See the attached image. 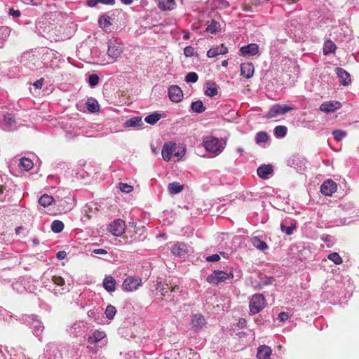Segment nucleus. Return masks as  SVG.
Instances as JSON below:
<instances>
[{"label": "nucleus", "mask_w": 359, "mask_h": 359, "mask_svg": "<svg viewBox=\"0 0 359 359\" xmlns=\"http://www.w3.org/2000/svg\"><path fill=\"white\" fill-rule=\"evenodd\" d=\"M16 115L8 111H0V130L11 133L17 131L21 126Z\"/></svg>", "instance_id": "f03ea898"}, {"label": "nucleus", "mask_w": 359, "mask_h": 359, "mask_svg": "<svg viewBox=\"0 0 359 359\" xmlns=\"http://www.w3.org/2000/svg\"><path fill=\"white\" fill-rule=\"evenodd\" d=\"M337 48V46L334 42L331 40H327L324 43L323 46V53L325 55H327L330 53H333L335 52Z\"/></svg>", "instance_id": "72a5a7b5"}, {"label": "nucleus", "mask_w": 359, "mask_h": 359, "mask_svg": "<svg viewBox=\"0 0 359 359\" xmlns=\"http://www.w3.org/2000/svg\"><path fill=\"white\" fill-rule=\"evenodd\" d=\"M12 287L18 293L25 292L27 289L25 287V281L24 280H19L12 283Z\"/></svg>", "instance_id": "e433bc0d"}, {"label": "nucleus", "mask_w": 359, "mask_h": 359, "mask_svg": "<svg viewBox=\"0 0 359 359\" xmlns=\"http://www.w3.org/2000/svg\"><path fill=\"white\" fill-rule=\"evenodd\" d=\"M198 79V76L196 72H189L185 76V81L187 83H196Z\"/></svg>", "instance_id": "3c124183"}, {"label": "nucleus", "mask_w": 359, "mask_h": 359, "mask_svg": "<svg viewBox=\"0 0 359 359\" xmlns=\"http://www.w3.org/2000/svg\"><path fill=\"white\" fill-rule=\"evenodd\" d=\"M118 187L122 192L126 194H129L133 190V187L126 183H119Z\"/></svg>", "instance_id": "603ef678"}, {"label": "nucleus", "mask_w": 359, "mask_h": 359, "mask_svg": "<svg viewBox=\"0 0 359 359\" xmlns=\"http://www.w3.org/2000/svg\"><path fill=\"white\" fill-rule=\"evenodd\" d=\"M294 108L287 104H276L271 106L266 115L267 118H276L292 111Z\"/></svg>", "instance_id": "1a4fd4ad"}, {"label": "nucleus", "mask_w": 359, "mask_h": 359, "mask_svg": "<svg viewBox=\"0 0 359 359\" xmlns=\"http://www.w3.org/2000/svg\"><path fill=\"white\" fill-rule=\"evenodd\" d=\"M204 93L206 96L213 97L218 94L217 85L212 81H208L205 86Z\"/></svg>", "instance_id": "5701e85b"}, {"label": "nucleus", "mask_w": 359, "mask_h": 359, "mask_svg": "<svg viewBox=\"0 0 359 359\" xmlns=\"http://www.w3.org/2000/svg\"><path fill=\"white\" fill-rule=\"evenodd\" d=\"M341 104L337 101H329L322 103L320 106V110L325 113L334 112L340 109Z\"/></svg>", "instance_id": "f3484780"}, {"label": "nucleus", "mask_w": 359, "mask_h": 359, "mask_svg": "<svg viewBox=\"0 0 359 359\" xmlns=\"http://www.w3.org/2000/svg\"><path fill=\"white\" fill-rule=\"evenodd\" d=\"M240 53L243 56H254L259 53V46L256 43H250L241 48Z\"/></svg>", "instance_id": "a211bd4d"}, {"label": "nucleus", "mask_w": 359, "mask_h": 359, "mask_svg": "<svg viewBox=\"0 0 359 359\" xmlns=\"http://www.w3.org/2000/svg\"><path fill=\"white\" fill-rule=\"evenodd\" d=\"M184 54L187 57L194 56L195 54L194 48L190 46L185 47Z\"/></svg>", "instance_id": "5fc2aeb1"}, {"label": "nucleus", "mask_w": 359, "mask_h": 359, "mask_svg": "<svg viewBox=\"0 0 359 359\" xmlns=\"http://www.w3.org/2000/svg\"><path fill=\"white\" fill-rule=\"evenodd\" d=\"M106 337V334L103 331L95 330L92 335L88 338V343L93 344L100 341Z\"/></svg>", "instance_id": "cd10ccee"}, {"label": "nucleus", "mask_w": 359, "mask_h": 359, "mask_svg": "<svg viewBox=\"0 0 359 359\" xmlns=\"http://www.w3.org/2000/svg\"><path fill=\"white\" fill-rule=\"evenodd\" d=\"M220 259L219 255L217 254H214L210 256L206 257V261L209 262H217Z\"/></svg>", "instance_id": "052dcab7"}, {"label": "nucleus", "mask_w": 359, "mask_h": 359, "mask_svg": "<svg viewBox=\"0 0 359 359\" xmlns=\"http://www.w3.org/2000/svg\"><path fill=\"white\" fill-rule=\"evenodd\" d=\"M168 93L170 100L173 102H179L183 99L182 90L178 86L172 85L170 86Z\"/></svg>", "instance_id": "dca6fc26"}, {"label": "nucleus", "mask_w": 359, "mask_h": 359, "mask_svg": "<svg viewBox=\"0 0 359 359\" xmlns=\"http://www.w3.org/2000/svg\"><path fill=\"white\" fill-rule=\"evenodd\" d=\"M328 259L333 262L335 264H341L342 263V259L337 252H331L327 255Z\"/></svg>", "instance_id": "a18cd8bd"}, {"label": "nucleus", "mask_w": 359, "mask_h": 359, "mask_svg": "<svg viewBox=\"0 0 359 359\" xmlns=\"http://www.w3.org/2000/svg\"><path fill=\"white\" fill-rule=\"evenodd\" d=\"M336 73L340 79V83L344 86H347L351 83L349 74L341 67L336 69Z\"/></svg>", "instance_id": "393cba45"}, {"label": "nucleus", "mask_w": 359, "mask_h": 359, "mask_svg": "<svg viewBox=\"0 0 359 359\" xmlns=\"http://www.w3.org/2000/svg\"><path fill=\"white\" fill-rule=\"evenodd\" d=\"M86 108L90 112H96L100 109V106L97 101L93 98H88L86 102Z\"/></svg>", "instance_id": "2f4dec72"}, {"label": "nucleus", "mask_w": 359, "mask_h": 359, "mask_svg": "<svg viewBox=\"0 0 359 359\" xmlns=\"http://www.w3.org/2000/svg\"><path fill=\"white\" fill-rule=\"evenodd\" d=\"M233 277V275L231 271L226 273L220 270H215L207 277V281L210 284L218 285L219 283L224 282L226 279L232 278Z\"/></svg>", "instance_id": "6e6552de"}, {"label": "nucleus", "mask_w": 359, "mask_h": 359, "mask_svg": "<svg viewBox=\"0 0 359 359\" xmlns=\"http://www.w3.org/2000/svg\"><path fill=\"white\" fill-rule=\"evenodd\" d=\"M274 135L278 137H283L286 135L287 133V128L284 126H278L275 127Z\"/></svg>", "instance_id": "c03bdc74"}, {"label": "nucleus", "mask_w": 359, "mask_h": 359, "mask_svg": "<svg viewBox=\"0 0 359 359\" xmlns=\"http://www.w3.org/2000/svg\"><path fill=\"white\" fill-rule=\"evenodd\" d=\"M215 5L220 8H225L229 6V3L226 0H217Z\"/></svg>", "instance_id": "13d9d810"}, {"label": "nucleus", "mask_w": 359, "mask_h": 359, "mask_svg": "<svg viewBox=\"0 0 359 359\" xmlns=\"http://www.w3.org/2000/svg\"><path fill=\"white\" fill-rule=\"evenodd\" d=\"M185 154V149L184 148H182L181 150L176 151L173 153V156L177 158V161L182 158V157Z\"/></svg>", "instance_id": "4d7b16f0"}, {"label": "nucleus", "mask_w": 359, "mask_h": 359, "mask_svg": "<svg viewBox=\"0 0 359 359\" xmlns=\"http://www.w3.org/2000/svg\"><path fill=\"white\" fill-rule=\"evenodd\" d=\"M93 253H95L96 255H106L107 253V252L104 249L99 248V249H95L93 250Z\"/></svg>", "instance_id": "774afa93"}, {"label": "nucleus", "mask_w": 359, "mask_h": 359, "mask_svg": "<svg viewBox=\"0 0 359 359\" xmlns=\"http://www.w3.org/2000/svg\"><path fill=\"white\" fill-rule=\"evenodd\" d=\"M116 280L111 276H106L102 282L104 288L110 293L116 290Z\"/></svg>", "instance_id": "b1692460"}, {"label": "nucleus", "mask_w": 359, "mask_h": 359, "mask_svg": "<svg viewBox=\"0 0 359 359\" xmlns=\"http://www.w3.org/2000/svg\"><path fill=\"white\" fill-rule=\"evenodd\" d=\"M255 68L251 62L243 63L241 65V75L246 79L252 77Z\"/></svg>", "instance_id": "aec40b11"}, {"label": "nucleus", "mask_w": 359, "mask_h": 359, "mask_svg": "<svg viewBox=\"0 0 359 359\" xmlns=\"http://www.w3.org/2000/svg\"><path fill=\"white\" fill-rule=\"evenodd\" d=\"M337 189V184L332 180H327L320 186V192L326 196H330L336 192Z\"/></svg>", "instance_id": "2eb2a0df"}, {"label": "nucleus", "mask_w": 359, "mask_h": 359, "mask_svg": "<svg viewBox=\"0 0 359 359\" xmlns=\"http://www.w3.org/2000/svg\"><path fill=\"white\" fill-rule=\"evenodd\" d=\"M273 171L271 165H262L257 168V173L262 179H267L272 175Z\"/></svg>", "instance_id": "4be33fe9"}, {"label": "nucleus", "mask_w": 359, "mask_h": 359, "mask_svg": "<svg viewBox=\"0 0 359 359\" xmlns=\"http://www.w3.org/2000/svg\"><path fill=\"white\" fill-rule=\"evenodd\" d=\"M332 135L334 140L337 142L341 141L344 137H346V133L345 131L341 130H334L332 132Z\"/></svg>", "instance_id": "8fccbe9b"}, {"label": "nucleus", "mask_w": 359, "mask_h": 359, "mask_svg": "<svg viewBox=\"0 0 359 359\" xmlns=\"http://www.w3.org/2000/svg\"><path fill=\"white\" fill-rule=\"evenodd\" d=\"M205 324V320L201 314H194L192 316L191 325L196 331L202 329Z\"/></svg>", "instance_id": "412c9836"}, {"label": "nucleus", "mask_w": 359, "mask_h": 359, "mask_svg": "<svg viewBox=\"0 0 359 359\" xmlns=\"http://www.w3.org/2000/svg\"><path fill=\"white\" fill-rule=\"evenodd\" d=\"M104 313H105L106 317L109 320H112V319H114V318L116 313V309L115 308V306L109 304L107 306Z\"/></svg>", "instance_id": "37998d69"}, {"label": "nucleus", "mask_w": 359, "mask_h": 359, "mask_svg": "<svg viewBox=\"0 0 359 359\" xmlns=\"http://www.w3.org/2000/svg\"><path fill=\"white\" fill-rule=\"evenodd\" d=\"M170 288L168 286V284L165 285L162 282H158L156 285V290L161 293L162 296H166L168 293V290Z\"/></svg>", "instance_id": "de8ad7c7"}, {"label": "nucleus", "mask_w": 359, "mask_h": 359, "mask_svg": "<svg viewBox=\"0 0 359 359\" xmlns=\"http://www.w3.org/2000/svg\"><path fill=\"white\" fill-rule=\"evenodd\" d=\"M98 23L101 28H106L111 25V18L106 14L102 15L99 18Z\"/></svg>", "instance_id": "58836bf2"}, {"label": "nucleus", "mask_w": 359, "mask_h": 359, "mask_svg": "<svg viewBox=\"0 0 359 359\" xmlns=\"http://www.w3.org/2000/svg\"><path fill=\"white\" fill-rule=\"evenodd\" d=\"M296 229V225L294 224H292L290 226H285L284 224H280V229L283 232L285 233L287 235L290 236L293 233L294 230Z\"/></svg>", "instance_id": "09e8293b"}, {"label": "nucleus", "mask_w": 359, "mask_h": 359, "mask_svg": "<svg viewBox=\"0 0 359 359\" xmlns=\"http://www.w3.org/2000/svg\"><path fill=\"white\" fill-rule=\"evenodd\" d=\"M171 292L173 293V298H175L178 293L182 292V289L179 285H173L170 287Z\"/></svg>", "instance_id": "bf43d9fd"}, {"label": "nucleus", "mask_w": 359, "mask_h": 359, "mask_svg": "<svg viewBox=\"0 0 359 359\" xmlns=\"http://www.w3.org/2000/svg\"><path fill=\"white\" fill-rule=\"evenodd\" d=\"M177 149V144L172 142H166L163 144L161 154L164 161L168 162L171 160L173 153Z\"/></svg>", "instance_id": "4468645a"}, {"label": "nucleus", "mask_w": 359, "mask_h": 359, "mask_svg": "<svg viewBox=\"0 0 359 359\" xmlns=\"http://www.w3.org/2000/svg\"><path fill=\"white\" fill-rule=\"evenodd\" d=\"M99 3H100V0H88L87 1V4L90 7H94Z\"/></svg>", "instance_id": "338daca9"}, {"label": "nucleus", "mask_w": 359, "mask_h": 359, "mask_svg": "<svg viewBox=\"0 0 359 359\" xmlns=\"http://www.w3.org/2000/svg\"><path fill=\"white\" fill-rule=\"evenodd\" d=\"M64 227V224L60 220H54L51 224V230L56 233L62 232Z\"/></svg>", "instance_id": "a19ab883"}, {"label": "nucleus", "mask_w": 359, "mask_h": 359, "mask_svg": "<svg viewBox=\"0 0 359 359\" xmlns=\"http://www.w3.org/2000/svg\"><path fill=\"white\" fill-rule=\"evenodd\" d=\"M191 108L192 111L198 114L203 113L206 109L201 100H196L193 102L191 104Z\"/></svg>", "instance_id": "4c0bfd02"}, {"label": "nucleus", "mask_w": 359, "mask_h": 359, "mask_svg": "<svg viewBox=\"0 0 359 359\" xmlns=\"http://www.w3.org/2000/svg\"><path fill=\"white\" fill-rule=\"evenodd\" d=\"M8 13L13 18H19L21 15V13L19 10H15L13 8L9 9Z\"/></svg>", "instance_id": "680f3d73"}, {"label": "nucleus", "mask_w": 359, "mask_h": 359, "mask_svg": "<svg viewBox=\"0 0 359 359\" xmlns=\"http://www.w3.org/2000/svg\"><path fill=\"white\" fill-rule=\"evenodd\" d=\"M251 243L252 245L256 248L257 249L259 250H265L268 248V245L266 243V242L262 241L259 237L257 236H253L251 238Z\"/></svg>", "instance_id": "7c9ffc66"}, {"label": "nucleus", "mask_w": 359, "mask_h": 359, "mask_svg": "<svg viewBox=\"0 0 359 359\" xmlns=\"http://www.w3.org/2000/svg\"><path fill=\"white\" fill-rule=\"evenodd\" d=\"M35 29V32L39 36L51 41H57L60 39V29H57V25L50 22L46 18H39L36 22Z\"/></svg>", "instance_id": "f257e3e1"}, {"label": "nucleus", "mask_w": 359, "mask_h": 359, "mask_svg": "<svg viewBox=\"0 0 359 359\" xmlns=\"http://www.w3.org/2000/svg\"><path fill=\"white\" fill-rule=\"evenodd\" d=\"M107 43V55L109 57L116 60L123 53V44L117 39H111L108 41Z\"/></svg>", "instance_id": "423d86ee"}, {"label": "nucleus", "mask_w": 359, "mask_h": 359, "mask_svg": "<svg viewBox=\"0 0 359 359\" xmlns=\"http://www.w3.org/2000/svg\"><path fill=\"white\" fill-rule=\"evenodd\" d=\"M23 3L28 4V5H32V6H39L41 4L40 0H21Z\"/></svg>", "instance_id": "0e129e2a"}, {"label": "nucleus", "mask_w": 359, "mask_h": 359, "mask_svg": "<svg viewBox=\"0 0 359 359\" xmlns=\"http://www.w3.org/2000/svg\"><path fill=\"white\" fill-rule=\"evenodd\" d=\"M24 323L29 326L32 330L34 336L41 340L42 334L44 330V326L42 322L38 318L36 315H23L20 319Z\"/></svg>", "instance_id": "20e7f679"}, {"label": "nucleus", "mask_w": 359, "mask_h": 359, "mask_svg": "<svg viewBox=\"0 0 359 359\" xmlns=\"http://www.w3.org/2000/svg\"><path fill=\"white\" fill-rule=\"evenodd\" d=\"M33 162L28 158H21L20 159L19 167L25 171H28L33 168Z\"/></svg>", "instance_id": "f704fd0d"}, {"label": "nucleus", "mask_w": 359, "mask_h": 359, "mask_svg": "<svg viewBox=\"0 0 359 359\" xmlns=\"http://www.w3.org/2000/svg\"><path fill=\"white\" fill-rule=\"evenodd\" d=\"M228 53V48L224 45L216 46L210 48L207 52L208 57H215L220 55H224Z\"/></svg>", "instance_id": "6ab92c4d"}, {"label": "nucleus", "mask_w": 359, "mask_h": 359, "mask_svg": "<svg viewBox=\"0 0 359 359\" xmlns=\"http://www.w3.org/2000/svg\"><path fill=\"white\" fill-rule=\"evenodd\" d=\"M88 330V323L83 320H77L73 323L67 330L69 334L74 337L82 336Z\"/></svg>", "instance_id": "9d476101"}, {"label": "nucleus", "mask_w": 359, "mask_h": 359, "mask_svg": "<svg viewBox=\"0 0 359 359\" xmlns=\"http://www.w3.org/2000/svg\"><path fill=\"white\" fill-rule=\"evenodd\" d=\"M142 285V279L138 277H128L123 283V288L128 292L136 290Z\"/></svg>", "instance_id": "f8f14e48"}, {"label": "nucleus", "mask_w": 359, "mask_h": 359, "mask_svg": "<svg viewBox=\"0 0 359 359\" xmlns=\"http://www.w3.org/2000/svg\"><path fill=\"white\" fill-rule=\"evenodd\" d=\"M289 318V315L286 312H280L278 314V319L281 322H285Z\"/></svg>", "instance_id": "e2e57ef3"}, {"label": "nucleus", "mask_w": 359, "mask_h": 359, "mask_svg": "<svg viewBox=\"0 0 359 359\" xmlns=\"http://www.w3.org/2000/svg\"><path fill=\"white\" fill-rule=\"evenodd\" d=\"M158 7L162 11H171L175 8V0H158Z\"/></svg>", "instance_id": "c756f323"}, {"label": "nucleus", "mask_w": 359, "mask_h": 359, "mask_svg": "<svg viewBox=\"0 0 359 359\" xmlns=\"http://www.w3.org/2000/svg\"><path fill=\"white\" fill-rule=\"evenodd\" d=\"M203 146L206 151L215 157L223 151L226 147V141L213 136H208L203 140Z\"/></svg>", "instance_id": "7ed1b4c3"}, {"label": "nucleus", "mask_w": 359, "mask_h": 359, "mask_svg": "<svg viewBox=\"0 0 359 359\" xmlns=\"http://www.w3.org/2000/svg\"><path fill=\"white\" fill-rule=\"evenodd\" d=\"M219 29H220L219 22H217L215 20H212L210 22V25H208V27L206 28V31L211 34H216L217 32L219 31Z\"/></svg>", "instance_id": "ea45409f"}, {"label": "nucleus", "mask_w": 359, "mask_h": 359, "mask_svg": "<svg viewBox=\"0 0 359 359\" xmlns=\"http://www.w3.org/2000/svg\"><path fill=\"white\" fill-rule=\"evenodd\" d=\"M271 352L269 346L262 345L257 348V358L258 359H269Z\"/></svg>", "instance_id": "a878e982"}, {"label": "nucleus", "mask_w": 359, "mask_h": 359, "mask_svg": "<svg viewBox=\"0 0 359 359\" xmlns=\"http://www.w3.org/2000/svg\"><path fill=\"white\" fill-rule=\"evenodd\" d=\"M161 118V116L159 114L154 112L147 116L144 118V121L149 124L154 125L157 123V121H159Z\"/></svg>", "instance_id": "79ce46f5"}, {"label": "nucleus", "mask_w": 359, "mask_h": 359, "mask_svg": "<svg viewBox=\"0 0 359 359\" xmlns=\"http://www.w3.org/2000/svg\"><path fill=\"white\" fill-rule=\"evenodd\" d=\"M100 78L97 74H92L88 77V83L91 88H94L99 83Z\"/></svg>", "instance_id": "49530a36"}, {"label": "nucleus", "mask_w": 359, "mask_h": 359, "mask_svg": "<svg viewBox=\"0 0 359 359\" xmlns=\"http://www.w3.org/2000/svg\"><path fill=\"white\" fill-rule=\"evenodd\" d=\"M321 239L325 243H327V247H332V243H333V239H332V236H330V235H323L321 236Z\"/></svg>", "instance_id": "6e6d98bb"}, {"label": "nucleus", "mask_w": 359, "mask_h": 359, "mask_svg": "<svg viewBox=\"0 0 359 359\" xmlns=\"http://www.w3.org/2000/svg\"><path fill=\"white\" fill-rule=\"evenodd\" d=\"M250 311L252 314L259 313L265 307V298L262 294H255L250 302Z\"/></svg>", "instance_id": "0eeeda50"}, {"label": "nucleus", "mask_w": 359, "mask_h": 359, "mask_svg": "<svg viewBox=\"0 0 359 359\" xmlns=\"http://www.w3.org/2000/svg\"><path fill=\"white\" fill-rule=\"evenodd\" d=\"M53 198L48 194L42 195L38 200V203L41 206L46 208L54 202Z\"/></svg>", "instance_id": "473e14b6"}, {"label": "nucleus", "mask_w": 359, "mask_h": 359, "mask_svg": "<svg viewBox=\"0 0 359 359\" xmlns=\"http://www.w3.org/2000/svg\"><path fill=\"white\" fill-rule=\"evenodd\" d=\"M191 248L188 245L184 243L178 242L173 245L171 252L175 256L185 258L186 255L191 252Z\"/></svg>", "instance_id": "9b49d317"}, {"label": "nucleus", "mask_w": 359, "mask_h": 359, "mask_svg": "<svg viewBox=\"0 0 359 359\" xmlns=\"http://www.w3.org/2000/svg\"><path fill=\"white\" fill-rule=\"evenodd\" d=\"M43 84V79H40L33 83V86L34 87V88L36 90H39L41 88Z\"/></svg>", "instance_id": "69168bd1"}, {"label": "nucleus", "mask_w": 359, "mask_h": 359, "mask_svg": "<svg viewBox=\"0 0 359 359\" xmlns=\"http://www.w3.org/2000/svg\"><path fill=\"white\" fill-rule=\"evenodd\" d=\"M0 316L3 318L4 321L8 323H11L13 316L10 314L8 311L6 310H3L0 311Z\"/></svg>", "instance_id": "864d4df0"}, {"label": "nucleus", "mask_w": 359, "mask_h": 359, "mask_svg": "<svg viewBox=\"0 0 359 359\" xmlns=\"http://www.w3.org/2000/svg\"><path fill=\"white\" fill-rule=\"evenodd\" d=\"M269 140V135L266 132L260 131L255 135V142L261 147H265Z\"/></svg>", "instance_id": "bb28decb"}, {"label": "nucleus", "mask_w": 359, "mask_h": 359, "mask_svg": "<svg viewBox=\"0 0 359 359\" xmlns=\"http://www.w3.org/2000/svg\"><path fill=\"white\" fill-rule=\"evenodd\" d=\"M168 189L170 194H177L182 191L183 185L180 184L179 182H174L168 184Z\"/></svg>", "instance_id": "c9c22d12"}, {"label": "nucleus", "mask_w": 359, "mask_h": 359, "mask_svg": "<svg viewBox=\"0 0 359 359\" xmlns=\"http://www.w3.org/2000/svg\"><path fill=\"white\" fill-rule=\"evenodd\" d=\"M143 124V121L141 116H135L129 118L124 123L125 128H135L141 126Z\"/></svg>", "instance_id": "c85d7f7f"}, {"label": "nucleus", "mask_w": 359, "mask_h": 359, "mask_svg": "<svg viewBox=\"0 0 359 359\" xmlns=\"http://www.w3.org/2000/svg\"><path fill=\"white\" fill-rule=\"evenodd\" d=\"M125 228V222L118 219L110 224L109 231L115 236H121L124 233Z\"/></svg>", "instance_id": "ddd939ff"}, {"label": "nucleus", "mask_w": 359, "mask_h": 359, "mask_svg": "<svg viewBox=\"0 0 359 359\" xmlns=\"http://www.w3.org/2000/svg\"><path fill=\"white\" fill-rule=\"evenodd\" d=\"M42 284L45 288L55 294L65 292V280L59 276H53L51 280H45L43 278Z\"/></svg>", "instance_id": "39448f33"}]
</instances>
